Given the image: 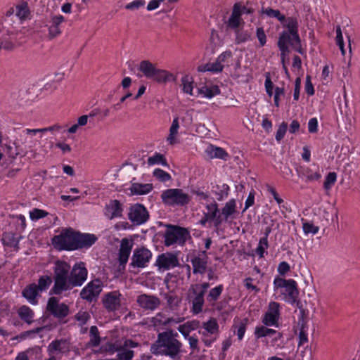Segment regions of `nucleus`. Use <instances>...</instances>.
Here are the masks:
<instances>
[{
  "label": "nucleus",
  "instance_id": "obj_1",
  "mask_svg": "<svg viewBox=\"0 0 360 360\" xmlns=\"http://www.w3.org/2000/svg\"><path fill=\"white\" fill-rule=\"evenodd\" d=\"M178 333L172 330L158 333L157 340L152 344L150 351L153 354L169 356L172 359H180L183 353V344L177 340Z\"/></svg>",
  "mask_w": 360,
  "mask_h": 360
},
{
  "label": "nucleus",
  "instance_id": "obj_2",
  "mask_svg": "<svg viewBox=\"0 0 360 360\" xmlns=\"http://www.w3.org/2000/svg\"><path fill=\"white\" fill-rule=\"evenodd\" d=\"M54 284L51 293L56 295L71 289L70 266L63 261H57L53 266Z\"/></svg>",
  "mask_w": 360,
  "mask_h": 360
},
{
  "label": "nucleus",
  "instance_id": "obj_3",
  "mask_svg": "<svg viewBox=\"0 0 360 360\" xmlns=\"http://www.w3.org/2000/svg\"><path fill=\"white\" fill-rule=\"evenodd\" d=\"M274 290L283 295V299L290 303H295L299 296L297 283L293 279L276 277L274 280Z\"/></svg>",
  "mask_w": 360,
  "mask_h": 360
},
{
  "label": "nucleus",
  "instance_id": "obj_4",
  "mask_svg": "<svg viewBox=\"0 0 360 360\" xmlns=\"http://www.w3.org/2000/svg\"><path fill=\"white\" fill-rule=\"evenodd\" d=\"M139 70L146 77L158 83H166L174 80V77L172 73L165 70L156 68L149 60H142L139 64Z\"/></svg>",
  "mask_w": 360,
  "mask_h": 360
},
{
  "label": "nucleus",
  "instance_id": "obj_5",
  "mask_svg": "<svg viewBox=\"0 0 360 360\" xmlns=\"http://www.w3.org/2000/svg\"><path fill=\"white\" fill-rule=\"evenodd\" d=\"M77 232L72 229L68 228L61 230L60 233L55 236L52 243L55 248L62 250H73L77 249Z\"/></svg>",
  "mask_w": 360,
  "mask_h": 360
},
{
  "label": "nucleus",
  "instance_id": "obj_6",
  "mask_svg": "<svg viewBox=\"0 0 360 360\" xmlns=\"http://www.w3.org/2000/svg\"><path fill=\"white\" fill-rule=\"evenodd\" d=\"M162 202L171 206H184L189 203V195L179 188H169L162 191L161 194Z\"/></svg>",
  "mask_w": 360,
  "mask_h": 360
},
{
  "label": "nucleus",
  "instance_id": "obj_7",
  "mask_svg": "<svg viewBox=\"0 0 360 360\" xmlns=\"http://www.w3.org/2000/svg\"><path fill=\"white\" fill-rule=\"evenodd\" d=\"M139 343L131 340H126L122 346L115 348V345L109 344L105 348V350L110 354L117 352V356L115 359L108 360H131L134 356V351L131 348L138 347Z\"/></svg>",
  "mask_w": 360,
  "mask_h": 360
},
{
  "label": "nucleus",
  "instance_id": "obj_8",
  "mask_svg": "<svg viewBox=\"0 0 360 360\" xmlns=\"http://www.w3.org/2000/svg\"><path fill=\"white\" fill-rule=\"evenodd\" d=\"M188 235L186 229L169 225L165 233V245L167 247L174 244L183 245Z\"/></svg>",
  "mask_w": 360,
  "mask_h": 360
},
{
  "label": "nucleus",
  "instance_id": "obj_9",
  "mask_svg": "<svg viewBox=\"0 0 360 360\" xmlns=\"http://www.w3.org/2000/svg\"><path fill=\"white\" fill-rule=\"evenodd\" d=\"M219 333V324L215 319L202 323V329L199 333L202 335L204 344L209 347L216 340V335Z\"/></svg>",
  "mask_w": 360,
  "mask_h": 360
},
{
  "label": "nucleus",
  "instance_id": "obj_10",
  "mask_svg": "<svg viewBox=\"0 0 360 360\" xmlns=\"http://www.w3.org/2000/svg\"><path fill=\"white\" fill-rule=\"evenodd\" d=\"M300 43V39L298 32H296V36L290 31H283L281 33L278 41V46L281 51L283 61L286 54L289 52L288 46H298Z\"/></svg>",
  "mask_w": 360,
  "mask_h": 360
},
{
  "label": "nucleus",
  "instance_id": "obj_11",
  "mask_svg": "<svg viewBox=\"0 0 360 360\" xmlns=\"http://www.w3.org/2000/svg\"><path fill=\"white\" fill-rule=\"evenodd\" d=\"M71 351V342L65 338L56 339L47 347L49 354H53L60 359L63 356H68Z\"/></svg>",
  "mask_w": 360,
  "mask_h": 360
},
{
  "label": "nucleus",
  "instance_id": "obj_12",
  "mask_svg": "<svg viewBox=\"0 0 360 360\" xmlns=\"http://www.w3.org/2000/svg\"><path fill=\"white\" fill-rule=\"evenodd\" d=\"M128 218L134 225L139 226L148 220L149 213L143 205L136 203L130 206Z\"/></svg>",
  "mask_w": 360,
  "mask_h": 360
},
{
  "label": "nucleus",
  "instance_id": "obj_13",
  "mask_svg": "<svg viewBox=\"0 0 360 360\" xmlns=\"http://www.w3.org/2000/svg\"><path fill=\"white\" fill-rule=\"evenodd\" d=\"M280 319V304L276 302H270L267 310L262 317V322L266 326H278Z\"/></svg>",
  "mask_w": 360,
  "mask_h": 360
},
{
  "label": "nucleus",
  "instance_id": "obj_14",
  "mask_svg": "<svg viewBox=\"0 0 360 360\" xmlns=\"http://www.w3.org/2000/svg\"><path fill=\"white\" fill-rule=\"evenodd\" d=\"M87 274L84 263L75 264L70 271L71 289L73 287L82 285L86 280Z\"/></svg>",
  "mask_w": 360,
  "mask_h": 360
},
{
  "label": "nucleus",
  "instance_id": "obj_15",
  "mask_svg": "<svg viewBox=\"0 0 360 360\" xmlns=\"http://www.w3.org/2000/svg\"><path fill=\"white\" fill-rule=\"evenodd\" d=\"M46 309L56 318H65L69 314V307L64 303H59L58 299L51 297L49 299Z\"/></svg>",
  "mask_w": 360,
  "mask_h": 360
},
{
  "label": "nucleus",
  "instance_id": "obj_16",
  "mask_svg": "<svg viewBox=\"0 0 360 360\" xmlns=\"http://www.w3.org/2000/svg\"><path fill=\"white\" fill-rule=\"evenodd\" d=\"M152 257L151 252L145 248H140L134 250L131 265L136 267L144 268L147 266Z\"/></svg>",
  "mask_w": 360,
  "mask_h": 360
},
{
  "label": "nucleus",
  "instance_id": "obj_17",
  "mask_svg": "<svg viewBox=\"0 0 360 360\" xmlns=\"http://www.w3.org/2000/svg\"><path fill=\"white\" fill-rule=\"evenodd\" d=\"M102 282L95 279L89 282L81 291L80 296L82 299L91 302L98 296L102 290Z\"/></svg>",
  "mask_w": 360,
  "mask_h": 360
},
{
  "label": "nucleus",
  "instance_id": "obj_18",
  "mask_svg": "<svg viewBox=\"0 0 360 360\" xmlns=\"http://www.w3.org/2000/svg\"><path fill=\"white\" fill-rule=\"evenodd\" d=\"M269 326H264V324L262 326H256L254 331V335L257 340L266 337H272L271 345L274 347L276 345V342L278 340L283 338V334L274 329L269 328Z\"/></svg>",
  "mask_w": 360,
  "mask_h": 360
},
{
  "label": "nucleus",
  "instance_id": "obj_19",
  "mask_svg": "<svg viewBox=\"0 0 360 360\" xmlns=\"http://www.w3.org/2000/svg\"><path fill=\"white\" fill-rule=\"evenodd\" d=\"M121 293L117 291H112L106 293L103 297V304L108 311H115L121 307Z\"/></svg>",
  "mask_w": 360,
  "mask_h": 360
},
{
  "label": "nucleus",
  "instance_id": "obj_20",
  "mask_svg": "<svg viewBox=\"0 0 360 360\" xmlns=\"http://www.w3.org/2000/svg\"><path fill=\"white\" fill-rule=\"evenodd\" d=\"M159 269L169 270L180 265L177 256L173 253H165L159 255L156 260Z\"/></svg>",
  "mask_w": 360,
  "mask_h": 360
},
{
  "label": "nucleus",
  "instance_id": "obj_21",
  "mask_svg": "<svg viewBox=\"0 0 360 360\" xmlns=\"http://www.w3.org/2000/svg\"><path fill=\"white\" fill-rule=\"evenodd\" d=\"M208 257L206 251H200L191 258L193 274H203L207 266Z\"/></svg>",
  "mask_w": 360,
  "mask_h": 360
},
{
  "label": "nucleus",
  "instance_id": "obj_22",
  "mask_svg": "<svg viewBox=\"0 0 360 360\" xmlns=\"http://www.w3.org/2000/svg\"><path fill=\"white\" fill-rule=\"evenodd\" d=\"M313 167H300L297 170L298 176L300 177H304L307 181H314L319 180L321 178V174L319 170V167L315 164Z\"/></svg>",
  "mask_w": 360,
  "mask_h": 360
},
{
  "label": "nucleus",
  "instance_id": "obj_23",
  "mask_svg": "<svg viewBox=\"0 0 360 360\" xmlns=\"http://www.w3.org/2000/svg\"><path fill=\"white\" fill-rule=\"evenodd\" d=\"M137 302L141 307L148 310H155L160 304L159 298L146 294L139 295L137 297Z\"/></svg>",
  "mask_w": 360,
  "mask_h": 360
},
{
  "label": "nucleus",
  "instance_id": "obj_24",
  "mask_svg": "<svg viewBox=\"0 0 360 360\" xmlns=\"http://www.w3.org/2000/svg\"><path fill=\"white\" fill-rule=\"evenodd\" d=\"M133 245L132 240L127 238L122 239L119 250V262L120 264L124 265L128 262Z\"/></svg>",
  "mask_w": 360,
  "mask_h": 360
},
{
  "label": "nucleus",
  "instance_id": "obj_25",
  "mask_svg": "<svg viewBox=\"0 0 360 360\" xmlns=\"http://www.w3.org/2000/svg\"><path fill=\"white\" fill-rule=\"evenodd\" d=\"M122 205L117 200H110L105 207V215L110 219L121 217L122 215Z\"/></svg>",
  "mask_w": 360,
  "mask_h": 360
},
{
  "label": "nucleus",
  "instance_id": "obj_26",
  "mask_svg": "<svg viewBox=\"0 0 360 360\" xmlns=\"http://www.w3.org/2000/svg\"><path fill=\"white\" fill-rule=\"evenodd\" d=\"M206 212L203 214L207 216V219L214 221V224L218 226L221 223V216L218 215L219 212L218 205L215 200H212L209 203L205 205Z\"/></svg>",
  "mask_w": 360,
  "mask_h": 360
},
{
  "label": "nucleus",
  "instance_id": "obj_27",
  "mask_svg": "<svg viewBox=\"0 0 360 360\" xmlns=\"http://www.w3.org/2000/svg\"><path fill=\"white\" fill-rule=\"evenodd\" d=\"M22 293V296L27 300L30 304L32 305L37 304V297L39 296L40 292L39 291V289L37 288V284H30L23 290Z\"/></svg>",
  "mask_w": 360,
  "mask_h": 360
},
{
  "label": "nucleus",
  "instance_id": "obj_28",
  "mask_svg": "<svg viewBox=\"0 0 360 360\" xmlns=\"http://www.w3.org/2000/svg\"><path fill=\"white\" fill-rule=\"evenodd\" d=\"M77 249L83 248H89L97 240V238L94 234L91 233H77Z\"/></svg>",
  "mask_w": 360,
  "mask_h": 360
},
{
  "label": "nucleus",
  "instance_id": "obj_29",
  "mask_svg": "<svg viewBox=\"0 0 360 360\" xmlns=\"http://www.w3.org/2000/svg\"><path fill=\"white\" fill-rule=\"evenodd\" d=\"M239 6L233 5L231 14L227 20V26L231 29H238L243 22L240 13Z\"/></svg>",
  "mask_w": 360,
  "mask_h": 360
},
{
  "label": "nucleus",
  "instance_id": "obj_30",
  "mask_svg": "<svg viewBox=\"0 0 360 360\" xmlns=\"http://www.w3.org/2000/svg\"><path fill=\"white\" fill-rule=\"evenodd\" d=\"M65 21V18L62 15H54L51 18V25L49 27V36L50 38H54L60 34L61 30L60 25Z\"/></svg>",
  "mask_w": 360,
  "mask_h": 360
},
{
  "label": "nucleus",
  "instance_id": "obj_31",
  "mask_svg": "<svg viewBox=\"0 0 360 360\" xmlns=\"http://www.w3.org/2000/svg\"><path fill=\"white\" fill-rule=\"evenodd\" d=\"M22 236L13 232H5L2 235V243L4 245L13 248L15 250L19 249V242Z\"/></svg>",
  "mask_w": 360,
  "mask_h": 360
},
{
  "label": "nucleus",
  "instance_id": "obj_32",
  "mask_svg": "<svg viewBox=\"0 0 360 360\" xmlns=\"http://www.w3.org/2000/svg\"><path fill=\"white\" fill-rule=\"evenodd\" d=\"M179 117H176L173 119L172 123L169 127L168 136L167 137V141L169 145L173 146L179 143Z\"/></svg>",
  "mask_w": 360,
  "mask_h": 360
},
{
  "label": "nucleus",
  "instance_id": "obj_33",
  "mask_svg": "<svg viewBox=\"0 0 360 360\" xmlns=\"http://www.w3.org/2000/svg\"><path fill=\"white\" fill-rule=\"evenodd\" d=\"M153 188L152 184H141L131 182L129 190L132 195H146Z\"/></svg>",
  "mask_w": 360,
  "mask_h": 360
},
{
  "label": "nucleus",
  "instance_id": "obj_34",
  "mask_svg": "<svg viewBox=\"0 0 360 360\" xmlns=\"http://www.w3.org/2000/svg\"><path fill=\"white\" fill-rule=\"evenodd\" d=\"M207 156L210 159L219 158L226 160L229 156L228 153L221 148L210 145L205 149Z\"/></svg>",
  "mask_w": 360,
  "mask_h": 360
},
{
  "label": "nucleus",
  "instance_id": "obj_35",
  "mask_svg": "<svg viewBox=\"0 0 360 360\" xmlns=\"http://www.w3.org/2000/svg\"><path fill=\"white\" fill-rule=\"evenodd\" d=\"M18 314L21 320L29 325L32 324L34 321V312L26 305H23L18 309Z\"/></svg>",
  "mask_w": 360,
  "mask_h": 360
},
{
  "label": "nucleus",
  "instance_id": "obj_36",
  "mask_svg": "<svg viewBox=\"0 0 360 360\" xmlns=\"http://www.w3.org/2000/svg\"><path fill=\"white\" fill-rule=\"evenodd\" d=\"M236 212V202L234 199L227 201L221 209V215L225 221H227Z\"/></svg>",
  "mask_w": 360,
  "mask_h": 360
},
{
  "label": "nucleus",
  "instance_id": "obj_37",
  "mask_svg": "<svg viewBox=\"0 0 360 360\" xmlns=\"http://www.w3.org/2000/svg\"><path fill=\"white\" fill-rule=\"evenodd\" d=\"M224 65H221L216 59L213 63H208L205 65L198 66V70L199 72H211L212 73H219L222 72Z\"/></svg>",
  "mask_w": 360,
  "mask_h": 360
},
{
  "label": "nucleus",
  "instance_id": "obj_38",
  "mask_svg": "<svg viewBox=\"0 0 360 360\" xmlns=\"http://www.w3.org/2000/svg\"><path fill=\"white\" fill-rule=\"evenodd\" d=\"M101 341V338L98 328L96 326H91L89 330V340L86 343V347H98Z\"/></svg>",
  "mask_w": 360,
  "mask_h": 360
},
{
  "label": "nucleus",
  "instance_id": "obj_39",
  "mask_svg": "<svg viewBox=\"0 0 360 360\" xmlns=\"http://www.w3.org/2000/svg\"><path fill=\"white\" fill-rule=\"evenodd\" d=\"M224 290L223 285H219L213 288H212L206 297L207 302L210 305H214L216 301L219 299V296L222 293Z\"/></svg>",
  "mask_w": 360,
  "mask_h": 360
},
{
  "label": "nucleus",
  "instance_id": "obj_40",
  "mask_svg": "<svg viewBox=\"0 0 360 360\" xmlns=\"http://www.w3.org/2000/svg\"><path fill=\"white\" fill-rule=\"evenodd\" d=\"M193 292L195 294V296L192 300V311L194 314H197L202 311L205 302L204 295L202 293H196L195 290H193Z\"/></svg>",
  "mask_w": 360,
  "mask_h": 360
},
{
  "label": "nucleus",
  "instance_id": "obj_41",
  "mask_svg": "<svg viewBox=\"0 0 360 360\" xmlns=\"http://www.w3.org/2000/svg\"><path fill=\"white\" fill-rule=\"evenodd\" d=\"M147 164L149 166L155 165H160L165 167L169 166L165 155L159 153H155L153 155L150 156L147 160Z\"/></svg>",
  "mask_w": 360,
  "mask_h": 360
},
{
  "label": "nucleus",
  "instance_id": "obj_42",
  "mask_svg": "<svg viewBox=\"0 0 360 360\" xmlns=\"http://www.w3.org/2000/svg\"><path fill=\"white\" fill-rule=\"evenodd\" d=\"M199 94L203 97L206 98H212L214 96H217L220 94V90L217 86H202L199 90Z\"/></svg>",
  "mask_w": 360,
  "mask_h": 360
},
{
  "label": "nucleus",
  "instance_id": "obj_43",
  "mask_svg": "<svg viewBox=\"0 0 360 360\" xmlns=\"http://www.w3.org/2000/svg\"><path fill=\"white\" fill-rule=\"evenodd\" d=\"M281 23L283 27L286 29L285 31H290L296 36V32H298V22L295 18L285 17V20Z\"/></svg>",
  "mask_w": 360,
  "mask_h": 360
},
{
  "label": "nucleus",
  "instance_id": "obj_44",
  "mask_svg": "<svg viewBox=\"0 0 360 360\" xmlns=\"http://www.w3.org/2000/svg\"><path fill=\"white\" fill-rule=\"evenodd\" d=\"M168 317L163 313H158L151 319V323L155 327L167 326Z\"/></svg>",
  "mask_w": 360,
  "mask_h": 360
},
{
  "label": "nucleus",
  "instance_id": "obj_45",
  "mask_svg": "<svg viewBox=\"0 0 360 360\" xmlns=\"http://www.w3.org/2000/svg\"><path fill=\"white\" fill-rule=\"evenodd\" d=\"M30 14L28 5L26 2H22L16 6V15L20 20L26 19Z\"/></svg>",
  "mask_w": 360,
  "mask_h": 360
},
{
  "label": "nucleus",
  "instance_id": "obj_46",
  "mask_svg": "<svg viewBox=\"0 0 360 360\" xmlns=\"http://www.w3.org/2000/svg\"><path fill=\"white\" fill-rule=\"evenodd\" d=\"M51 283L52 280L49 276H42L39 278L37 288L40 292L45 291L49 288Z\"/></svg>",
  "mask_w": 360,
  "mask_h": 360
},
{
  "label": "nucleus",
  "instance_id": "obj_47",
  "mask_svg": "<svg viewBox=\"0 0 360 360\" xmlns=\"http://www.w3.org/2000/svg\"><path fill=\"white\" fill-rule=\"evenodd\" d=\"M181 82L184 92L193 95V81L192 78L188 75L184 76L181 79Z\"/></svg>",
  "mask_w": 360,
  "mask_h": 360
},
{
  "label": "nucleus",
  "instance_id": "obj_48",
  "mask_svg": "<svg viewBox=\"0 0 360 360\" xmlns=\"http://www.w3.org/2000/svg\"><path fill=\"white\" fill-rule=\"evenodd\" d=\"M302 229L304 233L306 235H308L309 233L311 234H316L319 231V227L317 226H315L312 222L307 221L304 219H302Z\"/></svg>",
  "mask_w": 360,
  "mask_h": 360
},
{
  "label": "nucleus",
  "instance_id": "obj_49",
  "mask_svg": "<svg viewBox=\"0 0 360 360\" xmlns=\"http://www.w3.org/2000/svg\"><path fill=\"white\" fill-rule=\"evenodd\" d=\"M153 175L161 182H167L172 179L171 175L168 172L160 168L155 169Z\"/></svg>",
  "mask_w": 360,
  "mask_h": 360
},
{
  "label": "nucleus",
  "instance_id": "obj_50",
  "mask_svg": "<svg viewBox=\"0 0 360 360\" xmlns=\"http://www.w3.org/2000/svg\"><path fill=\"white\" fill-rule=\"evenodd\" d=\"M337 180V174L334 172H329L326 176L323 188L326 191H328L330 190L332 186L335 184Z\"/></svg>",
  "mask_w": 360,
  "mask_h": 360
},
{
  "label": "nucleus",
  "instance_id": "obj_51",
  "mask_svg": "<svg viewBox=\"0 0 360 360\" xmlns=\"http://www.w3.org/2000/svg\"><path fill=\"white\" fill-rule=\"evenodd\" d=\"M258 283V281H256V279L251 277H248L243 281V284L246 289L250 291H253L256 293L260 290L257 285Z\"/></svg>",
  "mask_w": 360,
  "mask_h": 360
},
{
  "label": "nucleus",
  "instance_id": "obj_52",
  "mask_svg": "<svg viewBox=\"0 0 360 360\" xmlns=\"http://www.w3.org/2000/svg\"><path fill=\"white\" fill-rule=\"evenodd\" d=\"M234 333L237 335L238 339L241 340L246 331L247 328V320L244 319L241 321L238 324L234 326Z\"/></svg>",
  "mask_w": 360,
  "mask_h": 360
},
{
  "label": "nucleus",
  "instance_id": "obj_53",
  "mask_svg": "<svg viewBox=\"0 0 360 360\" xmlns=\"http://www.w3.org/2000/svg\"><path fill=\"white\" fill-rule=\"evenodd\" d=\"M91 316L89 312L79 311L75 315V319L78 322V325L82 327L90 319Z\"/></svg>",
  "mask_w": 360,
  "mask_h": 360
},
{
  "label": "nucleus",
  "instance_id": "obj_54",
  "mask_svg": "<svg viewBox=\"0 0 360 360\" xmlns=\"http://www.w3.org/2000/svg\"><path fill=\"white\" fill-rule=\"evenodd\" d=\"M262 13L269 17L278 19L281 22H283V21L285 20V15L281 13L278 10L267 8L265 10H263Z\"/></svg>",
  "mask_w": 360,
  "mask_h": 360
},
{
  "label": "nucleus",
  "instance_id": "obj_55",
  "mask_svg": "<svg viewBox=\"0 0 360 360\" xmlns=\"http://www.w3.org/2000/svg\"><path fill=\"white\" fill-rule=\"evenodd\" d=\"M268 240L266 237H263L259 240L257 248L255 250V252L259 257H263L266 250L268 248Z\"/></svg>",
  "mask_w": 360,
  "mask_h": 360
},
{
  "label": "nucleus",
  "instance_id": "obj_56",
  "mask_svg": "<svg viewBox=\"0 0 360 360\" xmlns=\"http://www.w3.org/2000/svg\"><path fill=\"white\" fill-rule=\"evenodd\" d=\"M195 327L193 326V323L186 322L178 327V330L182 334V335L186 339L189 336V333L191 330H194Z\"/></svg>",
  "mask_w": 360,
  "mask_h": 360
},
{
  "label": "nucleus",
  "instance_id": "obj_57",
  "mask_svg": "<svg viewBox=\"0 0 360 360\" xmlns=\"http://www.w3.org/2000/svg\"><path fill=\"white\" fill-rule=\"evenodd\" d=\"M144 0H134L131 2L128 3L125 5V9L131 11H135L139 10L145 6Z\"/></svg>",
  "mask_w": 360,
  "mask_h": 360
},
{
  "label": "nucleus",
  "instance_id": "obj_58",
  "mask_svg": "<svg viewBox=\"0 0 360 360\" xmlns=\"http://www.w3.org/2000/svg\"><path fill=\"white\" fill-rule=\"evenodd\" d=\"M48 215V212L40 209L34 208L30 212V217L33 221L44 218Z\"/></svg>",
  "mask_w": 360,
  "mask_h": 360
},
{
  "label": "nucleus",
  "instance_id": "obj_59",
  "mask_svg": "<svg viewBox=\"0 0 360 360\" xmlns=\"http://www.w3.org/2000/svg\"><path fill=\"white\" fill-rule=\"evenodd\" d=\"M23 136H25V138L22 144L24 145L26 149L30 150V151H32V148L36 146L39 141L33 138L34 136H27L24 134Z\"/></svg>",
  "mask_w": 360,
  "mask_h": 360
},
{
  "label": "nucleus",
  "instance_id": "obj_60",
  "mask_svg": "<svg viewBox=\"0 0 360 360\" xmlns=\"http://www.w3.org/2000/svg\"><path fill=\"white\" fill-rule=\"evenodd\" d=\"M336 44L339 46L340 49L341 50L342 54L344 56L345 53V51L344 49V42H343V37L342 34L341 28L339 25L336 27Z\"/></svg>",
  "mask_w": 360,
  "mask_h": 360
},
{
  "label": "nucleus",
  "instance_id": "obj_61",
  "mask_svg": "<svg viewBox=\"0 0 360 360\" xmlns=\"http://www.w3.org/2000/svg\"><path fill=\"white\" fill-rule=\"evenodd\" d=\"M251 39L250 34L247 31H238L236 32V41L237 44L245 43Z\"/></svg>",
  "mask_w": 360,
  "mask_h": 360
},
{
  "label": "nucleus",
  "instance_id": "obj_62",
  "mask_svg": "<svg viewBox=\"0 0 360 360\" xmlns=\"http://www.w3.org/2000/svg\"><path fill=\"white\" fill-rule=\"evenodd\" d=\"M232 57V52L230 50H227L222 52L219 56H218L217 60L219 62L221 65H225V63H227L229 62V60H230Z\"/></svg>",
  "mask_w": 360,
  "mask_h": 360
},
{
  "label": "nucleus",
  "instance_id": "obj_63",
  "mask_svg": "<svg viewBox=\"0 0 360 360\" xmlns=\"http://www.w3.org/2000/svg\"><path fill=\"white\" fill-rule=\"evenodd\" d=\"M188 341L189 347L192 350V352H198L200 351V348L198 347V339L196 336L192 335L186 338Z\"/></svg>",
  "mask_w": 360,
  "mask_h": 360
},
{
  "label": "nucleus",
  "instance_id": "obj_64",
  "mask_svg": "<svg viewBox=\"0 0 360 360\" xmlns=\"http://www.w3.org/2000/svg\"><path fill=\"white\" fill-rule=\"evenodd\" d=\"M284 88L276 86L274 89V101L276 107L280 105V97L284 95Z\"/></svg>",
  "mask_w": 360,
  "mask_h": 360
}]
</instances>
